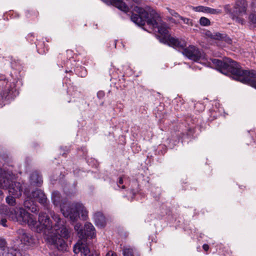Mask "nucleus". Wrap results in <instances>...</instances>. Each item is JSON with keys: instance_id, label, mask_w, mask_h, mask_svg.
Returning <instances> with one entry per match:
<instances>
[{"instance_id": "nucleus-10", "label": "nucleus", "mask_w": 256, "mask_h": 256, "mask_svg": "<svg viewBox=\"0 0 256 256\" xmlns=\"http://www.w3.org/2000/svg\"><path fill=\"white\" fill-rule=\"evenodd\" d=\"M184 47L181 48L184 49L182 53L189 59L195 62H198L200 60L205 58L204 52L195 46L190 45L186 48H184Z\"/></svg>"}, {"instance_id": "nucleus-22", "label": "nucleus", "mask_w": 256, "mask_h": 256, "mask_svg": "<svg viewBox=\"0 0 256 256\" xmlns=\"http://www.w3.org/2000/svg\"><path fill=\"white\" fill-rule=\"evenodd\" d=\"M122 254L124 256H134L133 250L131 248H124Z\"/></svg>"}, {"instance_id": "nucleus-8", "label": "nucleus", "mask_w": 256, "mask_h": 256, "mask_svg": "<svg viewBox=\"0 0 256 256\" xmlns=\"http://www.w3.org/2000/svg\"><path fill=\"white\" fill-rule=\"evenodd\" d=\"M0 108L3 105V99H13L18 94V91L16 88V82L14 80L8 82L4 76H0Z\"/></svg>"}, {"instance_id": "nucleus-9", "label": "nucleus", "mask_w": 256, "mask_h": 256, "mask_svg": "<svg viewBox=\"0 0 256 256\" xmlns=\"http://www.w3.org/2000/svg\"><path fill=\"white\" fill-rule=\"evenodd\" d=\"M0 256H30L25 252H21L7 246V243L4 238H0Z\"/></svg>"}, {"instance_id": "nucleus-12", "label": "nucleus", "mask_w": 256, "mask_h": 256, "mask_svg": "<svg viewBox=\"0 0 256 256\" xmlns=\"http://www.w3.org/2000/svg\"><path fill=\"white\" fill-rule=\"evenodd\" d=\"M30 196L38 200L42 205L46 209H48V202L46 196L44 192L40 190H36L34 192H32Z\"/></svg>"}, {"instance_id": "nucleus-15", "label": "nucleus", "mask_w": 256, "mask_h": 256, "mask_svg": "<svg viewBox=\"0 0 256 256\" xmlns=\"http://www.w3.org/2000/svg\"><path fill=\"white\" fill-rule=\"evenodd\" d=\"M32 199L30 195L28 196L24 202V206L32 212H36L38 211V208Z\"/></svg>"}, {"instance_id": "nucleus-33", "label": "nucleus", "mask_w": 256, "mask_h": 256, "mask_svg": "<svg viewBox=\"0 0 256 256\" xmlns=\"http://www.w3.org/2000/svg\"><path fill=\"white\" fill-rule=\"evenodd\" d=\"M34 37V34H29L28 36H27V38L28 40H30V41H32V40L31 39V38H33Z\"/></svg>"}, {"instance_id": "nucleus-5", "label": "nucleus", "mask_w": 256, "mask_h": 256, "mask_svg": "<svg viewBox=\"0 0 256 256\" xmlns=\"http://www.w3.org/2000/svg\"><path fill=\"white\" fill-rule=\"evenodd\" d=\"M0 188L8 189L10 194L15 198L21 196L22 188V184L18 182H12L14 175L12 172V168H8L6 166L0 168Z\"/></svg>"}, {"instance_id": "nucleus-29", "label": "nucleus", "mask_w": 256, "mask_h": 256, "mask_svg": "<svg viewBox=\"0 0 256 256\" xmlns=\"http://www.w3.org/2000/svg\"><path fill=\"white\" fill-rule=\"evenodd\" d=\"M105 93L102 90H100L97 93V97L99 99H102L104 98Z\"/></svg>"}, {"instance_id": "nucleus-16", "label": "nucleus", "mask_w": 256, "mask_h": 256, "mask_svg": "<svg viewBox=\"0 0 256 256\" xmlns=\"http://www.w3.org/2000/svg\"><path fill=\"white\" fill-rule=\"evenodd\" d=\"M94 220L96 226L103 227L105 226V218L101 212H95L94 214Z\"/></svg>"}, {"instance_id": "nucleus-25", "label": "nucleus", "mask_w": 256, "mask_h": 256, "mask_svg": "<svg viewBox=\"0 0 256 256\" xmlns=\"http://www.w3.org/2000/svg\"><path fill=\"white\" fill-rule=\"evenodd\" d=\"M179 18L180 19H181L182 20V21L184 22V24H188V25H192V20H190V18H184V17H182V16H180Z\"/></svg>"}, {"instance_id": "nucleus-3", "label": "nucleus", "mask_w": 256, "mask_h": 256, "mask_svg": "<svg viewBox=\"0 0 256 256\" xmlns=\"http://www.w3.org/2000/svg\"><path fill=\"white\" fill-rule=\"evenodd\" d=\"M210 60L213 66L223 74H231L235 80L256 88V70H242L238 63L230 58L222 61L216 58Z\"/></svg>"}, {"instance_id": "nucleus-11", "label": "nucleus", "mask_w": 256, "mask_h": 256, "mask_svg": "<svg viewBox=\"0 0 256 256\" xmlns=\"http://www.w3.org/2000/svg\"><path fill=\"white\" fill-rule=\"evenodd\" d=\"M18 238L21 244L26 246H32L34 244V239L28 232L24 230L19 229L17 230Z\"/></svg>"}, {"instance_id": "nucleus-26", "label": "nucleus", "mask_w": 256, "mask_h": 256, "mask_svg": "<svg viewBox=\"0 0 256 256\" xmlns=\"http://www.w3.org/2000/svg\"><path fill=\"white\" fill-rule=\"evenodd\" d=\"M249 20L253 24H256V14L251 13L249 16Z\"/></svg>"}, {"instance_id": "nucleus-4", "label": "nucleus", "mask_w": 256, "mask_h": 256, "mask_svg": "<svg viewBox=\"0 0 256 256\" xmlns=\"http://www.w3.org/2000/svg\"><path fill=\"white\" fill-rule=\"evenodd\" d=\"M52 200L54 206H60V210L64 216L68 218L72 222L76 221L80 218V214L82 220H86V219L88 211L82 203L74 202L68 206H66V203L62 204L60 194L58 191L54 192L52 193Z\"/></svg>"}, {"instance_id": "nucleus-23", "label": "nucleus", "mask_w": 256, "mask_h": 256, "mask_svg": "<svg viewBox=\"0 0 256 256\" xmlns=\"http://www.w3.org/2000/svg\"><path fill=\"white\" fill-rule=\"evenodd\" d=\"M193 10L196 12H207L208 7L204 6H198L193 7Z\"/></svg>"}, {"instance_id": "nucleus-7", "label": "nucleus", "mask_w": 256, "mask_h": 256, "mask_svg": "<svg viewBox=\"0 0 256 256\" xmlns=\"http://www.w3.org/2000/svg\"><path fill=\"white\" fill-rule=\"evenodd\" d=\"M248 4L246 0H237L232 10L230 4L224 6L225 12L230 14L232 19L236 22L244 24L245 20L243 16L246 14Z\"/></svg>"}, {"instance_id": "nucleus-14", "label": "nucleus", "mask_w": 256, "mask_h": 256, "mask_svg": "<svg viewBox=\"0 0 256 256\" xmlns=\"http://www.w3.org/2000/svg\"><path fill=\"white\" fill-rule=\"evenodd\" d=\"M5 206L6 208V210H11V209H14L16 210V211H18V208L16 207V208H8V206L2 204L0 206V224L2 225L3 226L6 227L7 226V225L6 224V222H7L6 219L5 218V217H6L8 218L10 220H12V219H10L8 216L7 214V212H5V210H2V206Z\"/></svg>"}, {"instance_id": "nucleus-36", "label": "nucleus", "mask_w": 256, "mask_h": 256, "mask_svg": "<svg viewBox=\"0 0 256 256\" xmlns=\"http://www.w3.org/2000/svg\"><path fill=\"white\" fill-rule=\"evenodd\" d=\"M50 256H60L58 255V254H56L54 252H52V253H50Z\"/></svg>"}, {"instance_id": "nucleus-28", "label": "nucleus", "mask_w": 256, "mask_h": 256, "mask_svg": "<svg viewBox=\"0 0 256 256\" xmlns=\"http://www.w3.org/2000/svg\"><path fill=\"white\" fill-rule=\"evenodd\" d=\"M168 10L170 13V14H172V16H174V17H178L180 18V16L174 10L170 9L168 8Z\"/></svg>"}, {"instance_id": "nucleus-13", "label": "nucleus", "mask_w": 256, "mask_h": 256, "mask_svg": "<svg viewBox=\"0 0 256 256\" xmlns=\"http://www.w3.org/2000/svg\"><path fill=\"white\" fill-rule=\"evenodd\" d=\"M108 5H113L125 12L129 10V7L122 0H101Z\"/></svg>"}, {"instance_id": "nucleus-37", "label": "nucleus", "mask_w": 256, "mask_h": 256, "mask_svg": "<svg viewBox=\"0 0 256 256\" xmlns=\"http://www.w3.org/2000/svg\"><path fill=\"white\" fill-rule=\"evenodd\" d=\"M116 40H115V41L114 42V46H115V48H116Z\"/></svg>"}, {"instance_id": "nucleus-31", "label": "nucleus", "mask_w": 256, "mask_h": 256, "mask_svg": "<svg viewBox=\"0 0 256 256\" xmlns=\"http://www.w3.org/2000/svg\"><path fill=\"white\" fill-rule=\"evenodd\" d=\"M106 256H117V254L114 252L110 250L107 252Z\"/></svg>"}, {"instance_id": "nucleus-1", "label": "nucleus", "mask_w": 256, "mask_h": 256, "mask_svg": "<svg viewBox=\"0 0 256 256\" xmlns=\"http://www.w3.org/2000/svg\"><path fill=\"white\" fill-rule=\"evenodd\" d=\"M2 208V210L7 212V214L12 221L18 222L22 225L27 224L32 230L48 235L47 240L51 244L54 245L59 250H66L68 246L61 238H68L70 232L64 225V220H61L58 214L54 212L50 213L52 219L56 222L52 226L50 218L46 212H40L39 214L38 220L37 222L33 215L22 208H18V211L14 209L7 210L5 206Z\"/></svg>"}, {"instance_id": "nucleus-30", "label": "nucleus", "mask_w": 256, "mask_h": 256, "mask_svg": "<svg viewBox=\"0 0 256 256\" xmlns=\"http://www.w3.org/2000/svg\"><path fill=\"white\" fill-rule=\"evenodd\" d=\"M252 10L254 12H256V0H253L252 2Z\"/></svg>"}, {"instance_id": "nucleus-34", "label": "nucleus", "mask_w": 256, "mask_h": 256, "mask_svg": "<svg viewBox=\"0 0 256 256\" xmlns=\"http://www.w3.org/2000/svg\"><path fill=\"white\" fill-rule=\"evenodd\" d=\"M134 2L137 4H141L142 0H132Z\"/></svg>"}, {"instance_id": "nucleus-2", "label": "nucleus", "mask_w": 256, "mask_h": 256, "mask_svg": "<svg viewBox=\"0 0 256 256\" xmlns=\"http://www.w3.org/2000/svg\"><path fill=\"white\" fill-rule=\"evenodd\" d=\"M132 11L137 14L132 13L130 18L132 22L139 26H144L146 22L148 25L152 28H156L158 33L163 37L164 43L174 48H183L186 46L184 40L171 36L168 34L166 24L164 22H160L158 18L156 16L149 14L144 8L134 6Z\"/></svg>"}, {"instance_id": "nucleus-27", "label": "nucleus", "mask_w": 256, "mask_h": 256, "mask_svg": "<svg viewBox=\"0 0 256 256\" xmlns=\"http://www.w3.org/2000/svg\"><path fill=\"white\" fill-rule=\"evenodd\" d=\"M222 37H223V38L222 40L226 42H227L228 44L232 43V40L229 37L227 36L226 34H224Z\"/></svg>"}, {"instance_id": "nucleus-18", "label": "nucleus", "mask_w": 256, "mask_h": 256, "mask_svg": "<svg viewBox=\"0 0 256 256\" xmlns=\"http://www.w3.org/2000/svg\"><path fill=\"white\" fill-rule=\"evenodd\" d=\"M74 230L77 232L79 238L82 239L84 238V232L82 225L80 223H77L74 226Z\"/></svg>"}, {"instance_id": "nucleus-19", "label": "nucleus", "mask_w": 256, "mask_h": 256, "mask_svg": "<svg viewBox=\"0 0 256 256\" xmlns=\"http://www.w3.org/2000/svg\"><path fill=\"white\" fill-rule=\"evenodd\" d=\"M16 198H15L13 196H9L6 198V203L12 206H14L16 204V200H15Z\"/></svg>"}, {"instance_id": "nucleus-17", "label": "nucleus", "mask_w": 256, "mask_h": 256, "mask_svg": "<svg viewBox=\"0 0 256 256\" xmlns=\"http://www.w3.org/2000/svg\"><path fill=\"white\" fill-rule=\"evenodd\" d=\"M32 183L37 184L38 186L42 182V178L38 172H33L30 176Z\"/></svg>"}, {"instance_id": "nucleus-6", "label": "nucleus", "mask_w": 256, "mask_h": 256, "mask_svg": "<svg viewBox=\"0 0 256 256\" xmlns=\"http://www.w3.org/2000/svg\"><path fill=\"white\" fill-rule=\"evenodd\" d=\"M84 238L78 240L74 246V252L77 254L80 252L81 256H100V254L95 250H92L90 246L86 242L88 238H93L96 236V232L93 225L90 222L84 224Z\"/></svg>"}, {"instance_id": "nucleus-39", "label": "nucleus", "mask_w": 256, "mask_h": 256, "mask_svg": "<svg viewBox=\"0 0 256 256\" xmlns=\"http://www.w3.org/2000/svg\"><path fill=\"white\" fill-rule=\"evenodd\" d=\"M0 194L2 193V191H1V190H0Z\"/></svg>"}, {"instance_id": "nucleus-24", "label": "nucleus", "mask_w": 256, "mask_h": 256, "mask_svg": "<svg viewBox=\"0 0 256 256\" xmlns=\"http://www.w3.org/2000/svg\"><path fill=\"white\" fill-rule=\"evenodd\" d=\"M207 12L211 14H218L222 12V10L218 9H214L208 7Z\"/></svg>"}, {"instance_id": "nucleus-35", "label": "nucleus", "mask_w": 256, "mask_h": 256, "mask_svg": "<svg viewBox=\"0 0 256 256\" xmlns=\"http://www.w3.org/2000/svg\"><path fill=\"white\" fill-rule=\"evenodd\" d=\"M118 184H123V179L122 178L120 177L119 178L118 180Z\"/></svg>"}, {"instance_id": "nucleus-32", "label": "nucleus", "mask_w": 256, "mask_h": 256, "mask_svg": "<svg viewBox=\"0 0 256 256\" xmlns=\"http://www.w3.org/2000/svg\"><path fill=\"white\" fill-rule=\"evenodd\" d=\"M202 248L205 251H208L209 249V246L207 244H204L202 246Z\"/></svg>"}, {"instance_id": "nucleus-20", "label": "nucleus", "mask_w": 256, "mask_h": 256, "mask_svg": "<svg viewBox=\"0 0 256 256\" xmlns=\"http://www.w3.org/2000/svg\"><path fill=\"white\" fill-rule=\"evenodd\" d=\"M224 34H220V32H215L214 34H212L210 35V37L212 39L222 40L223 38V35Z\"/></svg>"}, {"instance_id": "nucleus-21", "label": "nucleus", "mask_w": 256, "mask_h": 256, "mask_svg": "<svg viewBox=\"0 0 256 256\" xmlns=\"http://www.w3.org/2000/svg\"><path fill=\"white\" fill-rule=\"evenodd\" d=\"M200 24L202 26H208L210 24V22L208 18L202 17L200 20Z\"/></svg>"}, {"instance_id": "nucleus-38", "label": "nucleus", "mask_w": 256, "mask_h": 256, "mask_svg": "<svg viewBox=\"0 0 256 256\" xmlns=\"http://www.w3.org/2000/svg\"><path fill=\"white\" fill-rule=\"evenodd\" d=\"M125 188H126V187H125V186H122V188H123V189Z\"/></svg>"}]
</instances>
